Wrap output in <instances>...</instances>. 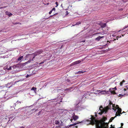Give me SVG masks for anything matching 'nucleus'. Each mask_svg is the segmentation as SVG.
I'll return each instance as SVG.
<instances>
[{"instance_id": "obj_1", "label": "nucleus", "mask_w": 128, "mask_h": 128, "mask_svg": "<svg viewBox=\"0 0 128 128\" xmlns=\"http://www.w3.org/2000/svg\"><path fill=\"white\" fill-rule=\"evenodd\" d=\"M43 52V50L41 49L37 51L35 53H34L31 54H28V55H30L32 57L33 56L32 59V60H33V59L35 57L42 53Z\"/></svg>"}, {"instance_id": "obj_2", "label": "nucleus", "mask_w": 128, "mask_h": 128, "mask_svg": "<svg viewBox=\"0 0 128 128\" xmlns=\"http://www.w3.org/2000/svg\"><path fill=\"white\" fill-rule=\"evenodd\" d=\"M91 116V123L93 124H98V121L93 116Z\"/></svg>"}, {"instance_id": "obj_3", "label": "nucleus", "mask_w": 128, "mask_h": 128, "mask_svg": "<svg viewBox=\"0 0 128 128\" xmlns=\"http://www.w3.org/2000/svg\"><path fill=\"white\" fill-rule=\"evenodd\" d=\"M97 93L100 94H108V91H106V90H97Z\"/></svg>"}, {"instance_id": "obj_4", "label": "nucleus", "mask_w": 128, "mask_h": 128, "mask_svg": "<svg viewBox=\"0 0 128 128\" xmlns=\"http://www.w3.org/2000/svg\"><path fill=\"white\" fill-rule=\"evenodd\" d=\"M108 123H105L104 122H102L101 123V124L103 128H108Z\"/></svg>"}, {"instance_id": "obj_5", "label": "nucleus", "mask_w": 128, "mask_h": 128, "mask_svg": "<svg viewBox=\"0 0 128 128\" xmlns=\"http://www.w3.org/2000/svg\"><path fill=\"white\" fill-rule=\"evenodd\" d=\"M94 93H90L88 92H86L84 94V96L86 98L88 97V96H92L94 94Z\"/></svg>"}, {"instance_id": "obj_6", "label": "nucleus", "mask_w": 128, "mask_h": 128, "mask_svg": "<svg viewBox=\"0 0 128 128\" xmlns=\"http://www.w3.org/2000/svg\"><path fill=\"white\" fill-rule=\"evenodd\" d=\"M100 110L101 111V112H100L98 113L99 114L101 115L102 114L104 113V110L103 109V108L101 106H100L99 108Z\"/></svg>"}, {"instance_id": "obj_7", "label": "nucleus", "mask_w": 128, "mask_h": 128, "mask_svg": "<svg viewBox=\"0 0 128 128\" xmlns=\"http://www.w3.org/2000/svg\"><path fill=\"white\" fill-rule=\"evenodd\" d=\"M21 103V102H18L17 101L16 103H14V104L13 105V107H15L16 106H18L20 105Z\"/></svg>"}, {"instance_id": "obj_8", "label": "nucleus", "mask_w": 128, "mask_h": 128, "mask_svg": "<svg viewBox=\"0 0 128 128\" xmlns=\"http://www.w3.org/2000/svg\"><path fill=\"white\" fill-rule=\"evenodd\" d=\"M81 106L80 105H76L75 106L76 110H80L81 108Z\"/></svg>"}, {"instance_id": "obj_9", "label": "nucleus", "mask_w": 128, "mask_h": 128, "mask_svg": "<svg viewBox=\"0 0 128 128\" xmlns=\"http://www.w3.org/2000/svg\"><path fill=\"white\" fill-rule=\"evenodd\" d=\"M73 119L74 120H76L78 118V116L74 114V115L72 116Z\"/></svg>"}, {"instance_id": "obj_10", "label": "nucleus", "mask_w": 128, "mask_h": 128, "mask_svg": "<svg viewBox=\"0 0 128 128\" xmlns=\"http://www.w3.org/2000/svg\"><path fill=\"white\" fill-rule=\"evenodd\" d=\"M81 62V61L80 60H78L77 61L74 62L72 63V65H74L76 64H79Z\"/></svg>"}, {"instance_id": "obj_11", "label": "nucleus", "mask_w": 128, "mask_h": 128, "mask_svg": "<svg viewBox=\"0 0 128 128\" xmlns=\"http://www.w3.org/2000/svg\"><path fill=\"white\" fill-rule=\"evenodd\" d=\"M104 37V36H98L96 38V40L99 41L101 38H103Z\"/></svg>"}, {"instance_id": "obj_12", "label": "nucleus", "mask_w": 128, "mask_h": 128, "mask_svg": "<svg viewBox=\"0 0 128 128\" xmlns=\"http://www.w3.org/2000/svg\"><path fill=\"white\" fill-rule=\"evenodd\" d=\"M6 14L8 15L9 17L10 16H11L12 15V14L11 13L7 11L6 12Z\"/></svg>"}, {"instance_id": "obj_13", "label": "nucleus", "mask_w": 128, "mask_h": 128, "mask_svg": "<svg viewBox=\"0 0 128 128\" xmlns=\"http://www.w3.org/2000/svg\"><path fill=\"white\" fill-rule=\"evenodd\" d=\"M106 26V24L105 23L102 24L100 25L101 27L102 28L105 27Z\"/></svg>"}, {"instance_id": "obj_14", "label": "nucleus", "mask_w": 128, "mask_h": 128, "mask_svg": "<svg viewBox=\"0 0 128 128\" xmlns=\"http://www.w3.org/2000/svg\"><path fill=\"white\" fill-rule=\"evenodd\" d=\"M116 117L114 116V117H112L110 120L109 121L108 123L109 122H111L112 121V120L115 118Z\"/></svg>"}, {"instance_id": "obj_15", "label": "nucleus", "mask_w": 128, "mask_h": 128, "mask_svg": "<svg viewBox=\"0 0 128 128\" xmlns=\"http://www.w3.org/2000/svg\"><path fill=\"white\" fill-rule=\"evenodd\" d=\"M110 92L112 94H116L114 90L110 91Z\"/></svg>"}, {"instance_id": "obj_16", "label": "nucleus", "mask_w": 128, "mask_h": 128, "mask_svg": "<svg viewBox=\"0 0 128 128\" xmlns=\"http://www.w3.org/2000/svg\"><path fill=\"white\" fill-rule=\"evenodd\" d=\"M120 116V114L119 113H117V112H116V116L115 117L116 118V116Z\"/></svg>"}, {"instance_id": "obj_17", "label": "nucleus", "mask_w": 128, "mask_h": 128, "mask_svg": "<svg viewBox=\"0 0 128 128\" xmlns=\"http://www.w3.org/2000/svg\"><path fill=\"white\" fill-rule=\"evenodd\" d=\"M54 123L58 125L59 124L60 122L56 120L55 121Z\"/></svg>"}, {"instance_id": "obj_18", "label": "nucleus", "mask_w": 128, "mask_h": 128, "mask_svg": "<svg viewBox=\"0 0 128 128\" xmlns=\"http://www.w3.org/2000/svg\"><path fill=\"white\" fill-rule=\"evenodd\" d=\"M122 112V109L121 108H120L118 109V110L117 112V113H120Z\"/></svg>"}, {"instance_id": "obj_19", "label": "nucleus", "mask_w": 128, "mask_h": 128, "mask_svg": "<svg viewBox=\"0 0 128 128\" xmlns=\"http://www.w3.org/2000/svg\"><path fill=\"white\" fill-rule=\"evenodd\" d=\"M23 56H22L21 57L19 58L18 59V60L20 61L23 58Z\"/></svg>"}, {"instance_id": "obj_20", "label": "nucleus", "mask_w": 128, "mask_h": 128, "mask_svg": "<svg viewBox=\"0 0 128 128\" xmlns=\"http://www.w3.org/2000/svg\"><path fill=\"white\" fill-rule=\"evenodd\" d=\"M78 124V123H74V124H71L70 125V126H69L70 127V126H75L76 124Z\"/></svg>"}, {"instance_id": "obj_21", "label": "nucleus", "mask_w": 128, "mask_h": 128, "mask_svg": "<svg viewBox=\"0 0 128 128\" xmlns=\"http://www.w3.org/2000/svg\"><path fill=\"white\" fill-rule=\"evenodd\" d=\"M84 72H83L82 71V70H81V71H78V73H77V74H80L81 73H83Z\"/></svg>"}, {"instance_id": "obj_22", "label": "nucleus", "mask_w": 128, "mask_h": 128, "mask_svg": "<svg viewBox=\"0 0 128 128\" xmlns=\"http://www.w3.org/2000/svg\"><path fill=\"white\" fill-rule=\"evenodd\" d=\"M36 88L33 87L31 89V90H36Z\"/></svg>"}, {"instance_id": "obj_23", "label": "nucleus", "mask_w": 128, "mask_h": 128, "mask_svg": "<svg viewBox=\"0 0 128 128\" xmlns=\"http://www.w3.org/2000/svg\"><path fill=\"white\" fill-rule=\"evenodd\" d=\"M72 88H67L65 89V90H70L72 89Z\"/></svg>"}, {"instance_id": "obj_24", "label": "nucleus", "mask_w": 128, "mask_h": 128, "mask_svg": "<svg viewBox=\"0 0 128 128\" xmlns=\"http://www.w3.org/2000/svg\"><path fill=\"white\" fill-rule=\"evenodd\" d=\"M114 90V88H110L109 89V90L108 91L109 92H110V91H112Z\"/></svg>"}, {"instance_id": "obj_25", "label": "nucleus", "mask_w": 128, "mask_h": 128, "mask_svg": "<svg viewBox=\"0 0 128 128\" xmlns=\"http://www.w3.org/2000/svg\"><path fill=\"white\" fill-rule=\"evenodd\" d=\"M81 24V22H76L75 24V25H78L80 24Z\"/></svg>"}, {"instance_id": "obj_26", "label": "nucleus", "mask_w": 128, "mask_h": 128, "mask_svg": "<svg viewBox=\"0 0 128 128\" xmlns=\"http://www.w3.org/2000/svg\"><path fill=\"white\" fill-rule=\"evenodd\" d=\"M7 69L8 70H11L12 69L11 66H10L9 68L7 67Z\"/></svg>"}, {"instance_id": "obj_27", "label": "nucleus", "mask_w": 128, "mask_h": 128, "mask_svg": "<svg viewBox=\"0 0 128 128\" xmlns=\"http://www.w3.org/2000/svg\"><path fill=\"white\" fill-rule=\"evenodd\" d=\"M44 60L42 62H40L39 63V65H40V64H42L44 63Z\"/></svg>"}, {"instance_id": "obj_28", "label": "nucleus", "mask_w": 128, "mask_h": 128, "mask_svg": "<svg viewBox=\"0 0 128 128\" xmlns=\"http://www.w3.org/2000/svg\"><path fill=\"white\" fill-rule=\"evenodd\" d=\"M116 108L118 109H119V108H120L119 107V106H118V105H116Z\"/></svg>"}, {"instance_id": "obj_29", "label": "nucleus", "mask_w": 128, "mask_h": 128, "mask_svg": "<svg viewBox=\"0 0 128 128\" xmlns=\"http://www.w3.org/2000/svg\"><path fill=\"white\" fill-rule=\"evenodd\" d=\"M15 25V24H21L20 22H16L15 23H13Z\"/></svg>"}, {"instance_id": "obj_30", "label": "nucleus", "mask_w": 128, "mask_h": 128, "mask_svg": "<svg viewBox=\"0 0 128 128\" xmlns=\"http://www.w3.org/2000/svg\"><path fill=\"white\" fill-rule=\"evenodd\" d=\"M56 4V7H57L58 5V3L57 2H56L55 3Z\"/></svg>"}, {"instance_id": "obj_31", "label": "nucleus", "mask_w": 128, "mask_h": 128, "mask_svg": "<svg viewBox=\"0 0 128 128\" xmlns=\"http://www.w3.org/2000/svg\"><path fill=\"white\" fill-rule=\"evenodd\" d=\"M128 27V26H124L123 28V29H124L126 28H127V27Z\"/></svg>"}, {"instance_id": "obj_32", "label": "nucleus", "mask_w": 128, "mask_h": 128, "mask_svg": "<svg viewBox=\"0 0 128 128\" xmlns=\"http://www.w3.org/2000/svg\"><path fill=\"white\" fill-rule=\"evenodd\" d=\"M123 125H124V124L123 123H121V126L120 127H121L122 128V126H123Z\"/></svg>"}, {"instance_id": "obj_33", "label": "nucleus", "mask_w": 128, "mask_h": 128, "mask_svg": "<svg viewBox=\"0 0 128 128\" xmlns=\"http://www.w3.org/2000/svg\"><path fill=\"white\" fill-rule=\"evenodd\" d=\"M123 84V83L122 82H120V86H122Z\"/></svg>"}, {"instance_id": "obj_34", "label": "nucleus", "mask_w": 128, "mask_h": 128, "mask_svg": "<svg viewBox=\"0 0 128 128\" xmlns=\"http://www.w3.org/2000/svg\"><path fill=\"white\" fill-rule=\"evenodd\" d=\"M56 10V8H52V10H51L52 11L53 10H54V11H55V10Z\"/></svg>"}, {"instance_id": "obj_35", "label": "nucleus", "mask_w": 128, "mask_h": 128, "mask_svg": "<svg viewBox=\"0 0 128 128\" xmlns=\"http://www.w3.org/2000/svg\"><path fill=\"white\" fill-rule=\"evenodd\" d=\"M52 10H51L49 12V14H50L52 13Z\"/></svg>"}, {"instance_id": "obj_36", "label": "nucleus", "mask_w": 128, "mask_h": 128, "mask_svg": "<svg viewBox=\"0 0 128 128\" xmlns=\"http://www.w3.org/2000/svg\"><path fill=\"white\" fill-rule=\"evenodd\" d=\"M111 127L110 128H114V127H113L112 125V124L111 125Z\"/></svg>"}, {"instance_id": "obj_37", "label": "nucleus", "mask_w": 128, "mask_h": 128, "mask_svg": "<svg viewBox=\"0 0 128 128\" xmlns=\"http://www.w3.org/2000/svg\"><path fill=\"white\" fill-rule=\"evenodd\" d=\"M58 125L57 126H56V127L57 128H58V127H60V126L59 124H58Z\"/></svg>"}, {"instance_id": "obj_38", "label": "nucleus", "mask_w": 128, "mask_h": 128, "mask_svg": "<svg viewBox=\"0 0 128 128\" xmlns=\"http://www.w3.org/2000/svg\"><path fill=\"white\" fill-rule=\"evenodd\" d=\"M114 88V90L115 89V90H117V88H116V87H115L114 88Z\"/></svg>"}, {"instance_id": "obj_39", "label": "nucleus", "mask_w": 128, "mask_h": 128, "mask_svg": "<svg viewBox=\"0 0 128 128\" xmlns=\"http://www.w3.org/2000/svg\"><path fill=\"white\" fill-rule=\"evenodd\" d=\"M57 14V13H56V14H54L52 16H51L50 17H52V16H53L56 15V14Z\"/></svg>"}, {"instance_id": "obj_40", "label": "nucleus", "mask_w": 128, "mask_h": 128, "mask_svg": "<svg viewBox=\"0 0 128 128\" xmlns=\"http://www.w3.org/2000/svg\"><path fill=\"white\" fill-rule=\"evenodd\" d=\"M6 6H4L3 7H2L1 8H6Z\"/></svg>"}, {"instance_id": "obj_41", "label": "nucleus", "mask_w": 128, "mask_h": 128, "mask_svg": "<svg viewBox=\"0 0 128 128\" xmlns=\"http://www.w3.org/2000/svg\"><path fill=\"white\" fill-rule=\"evenodd\" d=\"M125 82V81L124 80H123L122 81V82L123 83Z\"/></svg>"}, {"instance_id": "obj_42", "label": "nucleus", "mask_w": 128, "mask_h": 128, "mask_svg": "<svg viewBox=\"0 0 128 128\" xmlns=\"http://www.w3.org/2000/svg\"><path fill=\"white\" fill-rule=\"evenodd\" d=\"M123 10V9L122 8L120 9L119 10Z\"/></svg>"}, {"instance_id": "obj_43", "label": "nucleus", "mask_w": 128, "mask_h": 128, "mask_svg": "<svg viewBox=\"0 0 128 128\" xmlns=\"http://www.w3.org/2000/svg\"><path fill=\"white\" fill-rule=\"evenodd\" d=\"M29 76V75H28L26 76V78H28Z\"/></svg>"}, {"instance_id": "obj_44", "label": "nucleus", "mask_w": 128, "mask_h": 128, "mask_svg": "<svg viewBox=\"0 0 128 128\" xmlns=\"http://www.w3.org/2000/svg\"><path fill=\"white\" fill-rule=\"evenodd\" d=\"M85 42V40H84L83 41H81L80 42Z\"/></svg>"}, {"instance_id": "obj_45", "label": "nucleus", "mask_w": 128, "mask_h": 128, "mask_svg": "<svg viewBox=\"0 0 128 128\" xmlns=\"http://www.w3.org/2000/svg\"><path fill=\"white\" fill-rule=\"evenodd\" d=\"M124 91H125L126 90V89L125 88H124Z\"/></svg>"}, {"instance_id": "obj_46", "label": "nucleus", "mask_w": 128, "mask_h": 128, "mask_svg": "<svg viewBox=\"0 0 128 128\" xmlns=\"http://www.w3.org/2000/svg\"><path fill=\"white\" fill-rule=\"evenodd\" d=\"M74 128H77V126H75L74 127Z\"/></svg>"}, {"instance_id": "obj_47", "label": "nucleus", "mask_w": 128, "mask_h": 128, "mask_svg": "<svg viewBox=\"0 0 128 128\" xmlns=\"http://www.w3.org/2000/svg\"><path fill=\"white\" fill-rule=\"evenodd\" d=\"M27 62L28 63L30 62V61H28Z\"/></svg>"}, {"instance_id": "obj_48", "label": "nucleus", "mask_w": 128, "mask_h": 128, "mask_svg": "<svg viewBox=\"0 0 128 128\" xmlns=\"http://www.w3.org/2000/svg\"><path fill=\"white\" fill-rule=\"evenodd\" d=\"M61 110L62 111H61V112H63V110Z\"/></svg>"}, {"instance_id": "obj_49", "label": "nucleus", "mask_w": 128, "mask_h": 128, "mask_svg": "<svg viewBox=\"0 0 128 128\" xmlns=\"http://www.w3.org/2000/svg\"><path fill=\"white\" fill-rule=\"evenodd\" d=\"M75 25H75V24H74L72 26H74Z\"/></svg>"}, {"instance_id": "obj_50", "label": "nucleus", "mask_w": 128, "mask_h": 128, "mask_svg": "<svg viewBox=\"0 0 128 128\" xmlns=\"http://www.w3.org/2000/svg\"><path fill=\"white\" fill-rule=\"evenodd\" d=\"M125 113V112H124V111H123L122 112V113Z\"/></svg>"}, {"instance_id": "obj_51", "label": "nucleus", "mask_w": 128, "mask_h": 128, "mask_svg": "<svg viewBox=\"0 0 128 128\" xmlns=\"http://www.w3.org/2000/svg\"><path fill=\"white\" fill-rule=\"evenodd\" d=\"M70 120L71 121V122H72V120L71 119V120Z\"/></svg>"}, {"instance_id": "obj_52", "label": "nucleus", "mask_w": 128, "mask_h": 128, "mask_svg": "<svg viewBox=\"0 0 128 128\" xmlns=\"http://www.w3.org/2000/svg\"><path fill=\"white\" fill-rule=\"evenodd\" d=\"M120 114H122V113L121 112V113H120Z\"/></svg>"}, {"instance_id": "obj_53", "label": "nucleus", "mask_w": 128, "mask_h": 128, "mask_svg": "<svg viewBox=\"0 0 128 128\" xmlns=\"http://www.w3.org/2000/svg\"><path fill=\"white\" fill-rule=\"evenodd\" d=\"M62 102V101H60V102Z\"/></svg>"}, {"instance_id": "obj_54", "label": "nucleus", "mask_w": 128, "mask_h": 128, "mask_svg": "<svg viewBox=\"0 0 128 128\" xmlns=\"http://www.w3.org/2000/svg\"><path fill=\"white\" fill-rule=\"evenodd\" d=\"M113 108V109H114V108Z\"/></svg>"}, {"instance_id": "obj_55", "label": "nucleus", "mask_w": 128, "mask_h": 128, "mask_svg": "<svg viewBox=\"0 0 128 128\" xmlns=\"http://www.w3.org/2000/svg\"><path fill=\"white\" fill-rule=\"evenodd\" d=\"M121 127H120V128H121Z\"/></svg>"}]
</instances>
